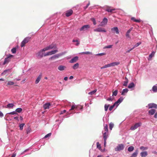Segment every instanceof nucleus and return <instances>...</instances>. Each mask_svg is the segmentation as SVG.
<instances>
[{
	"mask_svg": "<svg viewBox=\"0 0 157 157\" xmlns=\"http://www.w3.org/2000/svg\"><path fill=\"white\" fill-rule=\"evenodd\" d=\"M31 39L30 37H27L25 38L21 42V47L24 46L25 44L27 43Z\"/></svg>",
	"mask_w": 157,
	"mask_h": 157,
	"instance_id": "nucleus-1",
	"label": "nucleus"
},
{
	"mask_svg": "<svg viewBox=\"0 0 157 157\" xmlns=\"http://www.w3.org/2000/svg\"><path fill=\"white\" fill-rule=\"evenodd\" d=\"M124 147V145L123 144H119L115 149L116 151H120L123 150Z\"/></svg>",
	"mask_w": 157,
	"mask_h": 157,
	"instance_id": "nucleus-2",
	"label": "nucleus"
},
{
	"mask_svg": "<svg viewBox=\"0 0 157 157\" xmlns=\"http://www.w3.org/2000/svg\"><path fill=\"white\" fill-rule=\"evenodd\" d=\"M13 56V55H9L6 58H5L3 63V65H5L6 63L9 62L11 60V59Z\"/></svg>",
	"mask_w": 157,
	"mask_h": 157,
	"instance_id": "nucleus-3",
	"label": "nucleus"
},
{
	"mask_svg": "<svg viewBox=\"0 0 157 157\" xmlns=\"http://www.w3.org/2000/svg\"><path fill=\"white\" fill-rule=\"evenodd\" d=\"M90 28V26L89 25H84L81 27L79 29L80 31H85L88 30V29Z\"/></svg>",
	"mask_w": 157,
	"mask_h": 157,
	"instance_id": "nucleus-4",
	"label": "nucleus"
},
{
	"mask_svg": "<svg viewBox=\"0 0 157 157\" xmlns=\"http://www.w3.org/2000/svg\"><path fill=\"white\" fill-rule=\"evenodd\" d=\"M141 125V123H136L134 126H132L131 127L130 129L132 130H134L137 128L138 127L140 126Z\"/></svg>",
	"mask_w": 157,
	"mask_h": 157,
	"instance_id": "nucleus-5",
	"label": "nucleus"
},
{
	"mask_svg": "<svg viewBox=\"0 0 157 157\" xmlns=\"http://www.w3.org/2000/svg\"><path fill=\"white\" fill-rule=\"evenodd\" d=\"M148 106L149 109L152 108H157V105L154 103L149 104L148 105Z\"/></svg>",
	"mask_w": 157,
	"mask_h": 157,
	"instance_id": "nucleus-6",
	"label": "nucleus"
},
{
	"mask_svg": "<svg viewBox=\"0 0 157 157\" xmlns=\"http://www.w3.org/2000/svg\"><path fill=\"white\" fill-rule=\"evenodd\" d=\"M111 31L113 33H116L117 34H118L119 33V30L117 27H115L112 28L111 29Z\"/></svg>",
	"mask_w": 157,
	"mask_h": 157,
	"instance_id": "nucleus-7",
	"label": "nucleus"
},
{
	"mask_svg": "<svg viewBox=\"0 0 157 157\" xmlns=\"http://www.w3.org/2000/svg\"><path fill=\"white\" fill-rule=\"evenodd\" d=\"M108 22V19L106 18H104L101 23V26H104Z\"/></svg>",
	"mask_w": 157,
	"mask_h": 157,
	"instance_id": "nucleus-8",
	"label": "nucleus"
},
{
	"mask_svg": "<svg viewBox=\"0 0 157 157\" xmlns=\"http://www.w3.org/2000/svg\"><path fill=\"white\" fill-rule=\"evenodd\" d=\"M94 31L95 32H106V30L105 29L101 28H98L94 29Z\"/></svg>",
	"mask_w": 157,
	"mask_h": 157,
	"instance_id": "nucleus-9",
	"label": "nucleus"
},
{
	"mask_svg": "<svg viewBox=\"0 0 157 157\" xmlns=\"http://www.w3.org/2000/svg\"><path fill=\"white\" fill-rule=\"evenodd\" d=\"M73 10H68L66 12V16L67 17H68L71 15L72 13H73Z\"/></svg>",
	"mask_w": 157,
	"mask_h": 157,
	"instance_id": "nucleus-10",
	"label": "nucleus"
},
{
	"mask_svg": "<svg viewBox=\"0 0 157 157\" xmlns=\"http://www.w3.org/2000/svg\"><path fill=\"white\" fill-rule=\"evenodd\" d=\"M115 9H111V7H107L105 9V11H107L108 12L113 13V11L115 10Z\"/></svg>",
	"mask_w": 157,
	"mask_h": 157,
	"instance_id": "nucleus-11",
	"label": "nucleus"
},
{
	"mask_svg": "<svg viewBox=\"0 0 157 157\" xmlns=\"http://www.w3.org/2000/svg\"><path fill=\"white\" fill-rule=\"evenodd\" d=\"M78 59V57L75 56L72 58L69 61L70 63H73L76 62Z\"/></svg>",
	"mask_w": 157,
	"mask_h": 157,
	"instance_id": "nucleus-12",
	"label": "nucleus"
},
{
	"mask_svg": "<svg viewBox=\"0 0 157 157\" xmlns=\"http://www.w3.org/2000/svg\"><path fill=\"white\" fill-rule=\"evenodd\" d=\"M43 52V51H42V50H41L38 52L37 53V55L40 58L42 57L44 55Z\"/></svg>",
	"mask_w": 157,
	"mask_h": 157,
	"instance_id": "nucleus-13",
	"label": "nucleus"
},
{
	"mask_svg": "<svg viewBox=\"0 0 157 157\" xmlns=\"http://www.w3.org/2000/svg\"><path fill=\"white\" fill-rule=\"evenodd\" d=\"M51 105L50 103H48L44 104L43 105V107L44 109H49Z\"/></svg>",
	"mask_w": 157,
	"mask_h": 157,
	"instance_id": "nucleus-14",
	"label": "nucleus"
},
{
	"mask_svg": "<svg viewBox=\"0 0 157 157\" xmlns=\"http://www.w3.org/2000/svg\"><path fill=\"white\" fill-rule=\"evenodd\" d=\"M123 98L122 97H121L115 103L117 105V106H118L119 104L121 103L123 101Z\"/></svg>",
	"mask_w": 157,
	"mask_h": 157,
	"instance_id": "nucleus-15",
	"label": "nucleus"
},
{
	"mask_svg": "<svg viewBox=\"0 0 157 157\" xmlns=\"http://www.w3.org/2000/svg\"><path fill=\"white\" fill-rule=\"evenodd\" d=\"M132 29L133 28L132 27L128 30L126 34V36L128 38L130 37L129 33L132 30Z\"/></svg>",
	"mask_w": 157,
	"mask_h": 157,
	"instance_id": "nucleus-16",
	"label": "nucleus"
},
{
	"mask_svg": "<svg viewBox=\"0 0 157 157\" xmlns=\"http://www.w3.org/2000/svg\"><path fill=\"white\" fill-rule=\"evenodd\" d=\"M9 70H5L1 74V75H5L7 76L9 74Z\"/></svg>",
	"mask_w": 157,
	"mask_h": 157,
	"instance_id": "nucleus-17",
	"label": "nucleus"
},
{
	"mask_svg": "<svg viewBox=\"0 0 157 157\" xmlns=\"http://www.w3.org/2000/svg\"><path fill=\"white\" fill-rule=\"evenodd\" d=\"M156 110L154 109H151L148 111L149 114L150 115H153L155 113Z\"/></svg>",
	"mask_w": 157,
	"mask_h": 157,
	"instance_id": "nucleus-18",
	"label": "nucleus"
},
{
	"mask_svg": "<svg viewBox=\"0 0 157 157\" xmlns=\"http://www.w3.org/2000/svg\"><path fill=\"white\" fill-rule=\"evenodd\" d=\"M66 68V67L63 65H60L58 67V69L60 71L64 70Z\"/></svg>",
	"mask_w": 157,
	"mask_h": 157,
	"instance_id": "nucleus-19",
	"label": "nucleus"
},
{
	"mask_svg": "<svg viewBox=\"0 0 157 157\" xmlns=\"http://www.w3.org/2000/svg\"><path fill=\"white\" fill-rule=\"evenodd\" d=\"M119 64L120 63L118 62H114L109 64L110 67L117 65Z\"/></svg>",
	"mask_w": 157,
	"mask_h": 157,
	"instance_id": "nucleus-20",
	"label": "nucleus"
},
{
	"mask_svg": "<svg viewBox=\"0 0 157 157\" xmlns=\"http://www.w3.org/2000/svg\"><path fill=\"white\" fill-rule=\"evenodd\" d=\"M138 153V149H137L132 154L130 157H136Z\"/></svg>",
	"mask_w": 157,
	"mask_h": 157,
	"instance_id": "nucleus-21",
	"label": "nucleus"
},
{
	"mask_svg": "<svg viewBox=\"0 0 157 157\" xmlns=\"http://www.w3.org/2000/svg\"><path fill=\"white\" fill-rule=\"evenodd\" d=\"M140 155L142 157H145L147 155V153L146 151L142 152L140 153Z\"/></svg>",
	"mask_w": 157,
	"mask_h": 157,
	"instance_id": "nucleus-22",
	"label": "nucleus"
},
{
	"mask_svg": "<svg viewBox=\"0 0 157 157\" xmlns=\"http://www.w3.org/2000/svg\"><path fill=\"white\" fill-rule=\"evenodd\" d=\"M103 139L104 140H106L108 137V134L107 132H105L103 135Z\"/></svg>",
	"mask_w": 157,
	"mask_h": 157,
	"instance_id": "nucleus-23",
	"label": "nucleus"
},
{
	"mask_svg": "<svg viewBox=\"0 0 157 157\" xmlns=\"http://www.w3.org/2000/svg\"><path fill=\"white\" fill-rule=\"evenodd\" d=\"M135 85L134 84V83L133 82H131L130 83L128 86V88L129 89H131L133 87H134L135 86Z\"/></svg>",
	"mask_w": 157,
	"mask_h": 157,
	"instance_id": "nucleus-24",
	"label": "nucleus"
},
{
	"mask_svg": "<svg viewBox=\"0 0 157 157\" xmlns=\"http://www.w3.org/2000/svg\"><path fill=\"white\" fill-rule=\"evenodd\" d=\"M155 52L154 51L152 52L149 55V56L148 60H151V58L154 56Z\"/></svg>",
	"mask_w": 157,
	"mask_h": 157,
	"instance_id": "nucleus-25",
	"label": "nucleus"
},
{
	"mask_svg": "<svg viewBox=\"0 0 157 157\" xmlns=\"http://www.w3.org/2000/svg\"><path fill=\"white\" fill-rule=\"evenodd\" d=\"M125 80L124 82L123 85L125 86H127L128 82V78L126 77H125Z\"/></svg>",
	"mask_w": 157,
	"mask_h": 157,
	"instance_id": "nucleus-26",
	"label": "nucleus"
},
{
	"mask_svg": "<svg viewBox=\"0 0 157 157\" xmlns=\"http://www.w3.org/2000/svg\"><path fill=\"white\" fill-rule=\"evenodd\" d=\"M128 89L126 88L125 89H124L122 91L121 93V95H125V94L126 93L128 92Z\"/></svg>",
	"mask_w": 157,
	"mask_h": 157,
	"instance_id": "nucleus-27",
	"label": "nucleus"
},
{
	"mask_svg": "<svg viewBox=\"0 0 157 157\" xmlns=\"http://www.w3.org/2000/svg\"><path fill=\"white\" fill-rule=\"evenodd\" d=\"M49 49H52L53 48H56V46L54 44H52L51 45L48 46Z\"/></svg>",
	"mask_w": 157,
	"mask_h": 157,
	"instance_id": "nucleus-28",
	"label": "nucleus"
},
{
	"mask_svg": "<svg viewBox=\"0 0 157 157\" xmlns=\"http://www.w3.org/2000/svg\"><path fill=\"white\" fill-rule=\"evenodd\" d=\"M79 66V64L77 63L73 66V68L74 70L78 68Z\"/></svg>",
	"mask_w": 157,
	"mask_h": 157,
	"instance_id": "nucleus-29",
	"label": "nucleus"
},
{
	"mask_svg": "<svg viewBox=\"0 0 157 157\" xmlns=\"http://www.w3.org/2000/svg\"><path fill=\"white\" fill-rule=\"evenodd\" d=\"M41 78V75H39L38 77L37 78L36 81L35 83L36 84H37L40 81V80Z\"/></svg>",
	"mask_w": 157,
	"mask_h": 157,
	"instance_id": "nucleus-30",
	"label": "nucleus"
},
{
	"mask_svg": "<svg viewBox=\"0 0 157 157\" xmlns=\"http://www.w3.org/2000/svg\"><path fill=\"white\" fill-rule=\"evenodd\" d=\"M14 105L13 103H9L7 105V106L6 107V108H12Z\"/></svg>",
	"mask_w": 157,
	"mask_h": 157,
	"instance_id": "nucleus-31",
	"label": "nucleus"
},
{
	"mask_svg": "<svg viewBox=\"0 0 157 157\" xmlns=\"http://www.w3.org/2000/svg\"><path fill=\"white\" fill-rule=\"evenodd\" d=\"M152 90L153 91L155 92H157V86H153Z\"/></svg>",
	"mask_w": 157,
	"mask_h": 157,
	"instance_id": "nucleus-32",
	"label": "nucleus"
},
{
	"mask_svg": "<svg viewBox=\"0 0 157 157\" xmlns=\"http://www.w3.org/2000/svg\"><path fill=\"white\" fill-rule=\"evenodd\" d=\"M134 149V147L133 146H131L128 147V151L130 152L132 151Z\"/></svg>",
	"mask_w": 157,
	"mask_h": 157,
	"instance_id": "nucleus-33",
	"label": "nucleus"
},
{
	"mask_svg": "<svg viewBox=\"0 0 157 157\" xmlns=\"http://www.w3.org/2000/svg\"><path fill=\"white\" fill-rule=\"evenodd\" d=\"M22 108H18L17 109L15 110L16 113L17 112L18 113H21L22 112Z\"/></svg>",
	"mask_w": 157,
	"mask_h": 157,
	"instance_id": "nucleus-34",
	"label": "nucleus"
},
{
	"mask_svg": "<svg viewBox=\"0 0 157 157\" xmlns=\"http://www.w3.org/2000/svg\"><path fill=\"white\" fill-rule=\"evenodd\" d=\"M97 147L98 148L99 150H101V146L100 144H99V142H98L97 143Z\"/></svg>",
	"mask_w": 157,
	"mask_h": 157,
	"instance_id": "nucleus-35",
	"label": "nucleus"
},
{
	"mask_svg": "<svg viewBox=\"0 0 157 157\" xmlns=\"http://www.w3.org/2000/svg\"><path fill=\"white\" fill-rule=\"evenodd\" d=\"M113 126H114V124L113 123L111 122L109 124V129L111 130H112V128H113Z\"/></svg>",
	"mask_w": 157,
	"mask_h": 157,
	"instance_id": "nucleus-36",
	"label": "nucleus"
},
{
	"mask_svg": "<svg viewBox=\"0 0 157 157\" xmlns=\"http://www.w3.org/2000/svg\"><path fill=\"white\" fill-rule=\"evenodd\" d=\"M140 149L142 151H144L147 150L148 149V147H144L142 146L140 147Z\"/></svg>",
	"mask_w": 157,
	"mask_h": 157,
	"instance_id": "nucleus-37",
	"label": "nucleus"
},
{
	"mask_svg": "<svg viewBox=\"0 0 157 157\" xmlns=\"http://www.w3.org/2000/svg\"><path fill=\"white\" fill-rule=\"evenodd\" d=\"M14 83L13 82L11 81H9L7 83V86L8 85H12L14 84Z\"/></svg>",
	"mask_w": 157,
	"mask_h": 157,
	"instance_id": "nucleus-38",
	"label": "nucleus"
},
{
	"mask_svg": "<svg viewBox=\"0 0 157 157\" xmlns=\"http://www.w3.org/2000/svg\"><path fill=\"white\" fill-rule=\"evenodd\" d=\"M97 90L96 89L88 93L89 94L93 95L97 91Z\"/></svg>",
	"mask_w": 157,
	"mask_h": 157,
	"instance_id": "nucleus-39",
	"label": "nucleus"
},
{
	"mask_svg": "<svg viewBox=\"0 0 157 157\" xmlns=\"http://www.w3.org/2000/svg\"><path fill=\"white\" fill-rule=\"evenodd\" d=\"M118 91L117 90H116L114 91L113 92V96H116L117 94Z\"/></svg>",
	"mask_w": 157,
	"mask_h": 157,
	"instance_id": "nucleus-40",
	"label": "nucleus"
},
{
	"mask_svg": "<svg viewBox=\"0 0 157 157\" xmlns=\"http://www.w3.org/2000/svg\"><path fill=\"white\" fill-rule=\"evenodd\" d=\"M116 104L114 103L113 105L111 106L110 107H109V110L111 111L113 109V108L114 107V106L116 105Z\"/></svg>",
	"mask_w": 157,
	"mask_h": 157,
	"instance_id": "nucleus-41",
	"label": "nucleus"
},
{
	"mask_svg": "<svg viewBox=\"0 0 157 157\" xmlns=\"http://www.w3.org/2000/svg\"><path fill=\"white\" fill-rule=\"evenodd\" d=\"M11 51L13 54H15L16 52V49L15 48H13L12 49Z\"/></svg>",
	"mask_w": 157,
	"mask_h": 157,
	"instance_id": "nucleus-42",
	"label": "nucleus"
},
{
	"mask_svg": "<svg viewBox=\"0 0 157 157\" xmlns=\"http://www.w3.org/2000/svg\"><path fill=\"white\" fill-rule=\"evenodd\" d=\"M25 124L22 123L20 124L19 127L20 128V129L22 130L23 129V127L25 125Z\"/></svg>",
	"mask_w": 157,
	"mask_h": 157,
	"instance_id": "nucleus-43",
	"label": "nucleus"
},
{
	"mask_svg": "<svg viewBox=\"0 0 157 157\" xmlns=\"http://www.w3.org/2000/svg\"><path fill=\"white\" fill-rule=\"evenodd\" d=\"M109 105L105 104V111H107L108 110L109 107Z\"/></svg>",
	"mask_w": 157,
	"mask_h": 157,
	"instance_id": "nucleus-44",
	"label": "nucleus"
},
{
	"mask_svg": "<svg viewBox=\"0 0 157 157\" xmlns=\"http://www.w3.org/2000/svg\"><path fill=\"white\" fill-rule=\"evenodd\" d=\"M77 106L75 105H73L72 106L71 109H70V110H73L75 109H77Z\"/></svg>",
	"mask_w": 157,
	"mask_h": 157,
	"instance_id": "nucleus-45",
	"label": "nucleus"
},
{
	"mask_svg": "<svg viewBox=\"0 0 157 157\" xmlns=\"http://www.w3.org/2000/svg\"><path fill=\"white\" fill-rule=\"evenodd\" d=\"M82 53L84 54H92V53L91 52H82Z\"/></svg>",
	"mask_w": 157,
	"mask_h": 157,
	"instance_id": "nucleus-46",
	"label": "nucleus"
},
{
	"mask_svg": "<svg viewBox=\"0 0 157 157\" xmlns=\"http://www.w3.org/2000/svg\"><path fill=\"white\" fill-rule=\"evenodd\" d=\"M52 133H50L47 134L44 137V138H46L48 137L51 136V135Z\"/></svg>",
	"mask_w": 157,
	"mask_h": 157,
	"instance_id": "nucleus-47",
	"label": "nucleus"
},
{
	"mask_svg": "<svg viewBox=\"0 0 157 157\" xmlns=\"http://www.w3.org/2000/svg\"><path fill=\"white\" fill-rule=\"evenodd\" d=\"M141 44V42H138L136 43L135 45L133 47V48H135L138 47L139 46L140 44Z\"/></svg>",
	"mask_w": 157,
	"mask_h": 157,
	"instance_id": "nucleus-48",
	"label": "nucleus"
},
{
	"mask_svg": "<svg viewBox=\"0 0 157 157\" xmlns=\"http://www.w3.org/2000/svg\"><path fill=\"white\" fill-rule=\"evenodd\" d=\"M109 64H107V65H106L102 67H101V69H104V68H107V67H109Z\"/></svg>",
	"mask_w": 157,
	"mask_h": 157,
	"instance_id": "nucleus-49",
	"label": "nucleus"
},
{
	"mask_svg": "<svg viewBox=\"0 0 157 157\" xmlns=\"http://www.w3.org/2000/svg\"><path fill=\"white\" fill-rule=\"evenodd\" d=\"M104 129L105 130V132H108V126L107 124H105L104 126Z\"/></svg>",
	"mask_w": 157,
	"mask_h": 157,
	"instance_id": "nucleus-50",
	"label": "nucleus"
},
{
	"mask_svg": "<svg viewBox=\"0 0 157 157\" xmlns=\"http://www.w3.org/2000/svg\"><path fill=\"white\" fill-rule=\"evenodd\" d=\"M58 52L57 50H53L50 51V52L51 53V55L53 54H55L56 53Z\"/></svg>",
	"mask_w": 157,
	"mask_h": 157,
	"instance_id": "nucleus-51",
	"label": "nucleus"
},
{
	"mask_svg": "<svg viewBox=\"0 0 157 157\" xmlns=\"http://www.w3.org/2000/svg\"><path fill=\"white\" fill-rule=\"evenodd\" d=\"M72 41L73 42H77V43L76 44V46L78 45L79 44V42H78V40H72Z\"/></svg>",
	"mask_w": 157,
	"mask_h": 157,
	"instance_id": "nucleus-52",
	"label": "nucleus"
},
{
	"mask_svg": "<svg viewBox=\"0 0 157 157\" xmlns=\"http://www.w3.org/2000/svg\"><path fill=\"white\" fill-rule=\"evenodd\" d=\"M51 55V53L50 52H47L46 54H44V56H46Z\"/></svg>",
	"mask_w": 157,
	"mask_h": 157,
	"instance_id": "nucleus-53",
	"label": "nucleus"
},
{
	"mask_svg": "<svg viewBox=\"0 0 157 157\" xmlns=\"http://www.w3.org/2000/svg\"><path fill=\"white\" fill-rule=\"evenodd\" d=\"M106 54L105 53H98L96 55V56H102L103 55H105Z\"/></svg>",
	"mask_w": 157,
	"mask_h": 157,
	"instance_id": "nucleus-54",
	"label": "nucleus"
},
{
	"mask_svg": "<svg viewBox=\"0 0 157 157\" xmlns=\"http://www.w3.org/2000/svg\"><path fill=\"white\" fill-rule=\"evenodd\" d=\"M91 21L93 22V24L94 25H95L96 24V21L94 18H92L91 19Z\"/></svg>",
	"mask_w": 157,
	"mask_h": 157,
	"instance_id": "nucleus-55",
	"label": "nucleus"
},
{
	"mask_svg": "<svg viewBox=\"0 0 157 157\" xmlns=\"http://www.w3.org/2000/svg\"><path fill=\"white\" fill-rule=\"evenodd\" d=\"M49 50V48H48V46L46 48H44L43 49H42V51H43V52H44V51H47V50Z\"/></svg>",
	"mask_w": 157,
	"mask_h": 157,
	"instance_id": "nucleus-56",
	"label": "nucleus"
},
{
	"mask_svg": "<svg viewBox=\"0 0 157 157\" xmlns=\"http://www.w3.org/2000/svg\"><path fill=\"white\" fill-rule=\"evenodd\" d=\"M8 114H11V115H14V114H17V113H16V111H13L12 112L9 113H8Z\"/></svg>",
	"mask_w": 157,
	"mask_h": 157,
	"instance_id": "nucleus-57",
	"label": "nucleus"
},
{
	"mask_svg": "<svg viewBox=\"0 0 157 157\" xmlns=\"http://www.w3.org/2000/svg\"><path fill=\"white\" fill-rule=\"evenodd\" d=\"M134 48H133L130 49L129 50L126 51V52L125 53V54H126L127 53H129Z\"/></svg>",
	"mask_w": 157,
	"mask_h": 157,
	"instance_id": "nucleus-58",
	"label": "nucleus"
},
{
	"mask_svg": "<svg viewBox=\"0 0 157 157\" xmlns=\"http://www.w3.org/2000/svg\"><path fill=\"white\" fill-rule=\"evenodd\" d=\"M112 45H109L108 46H105V48H111L112 47Z\"/></svg>",
	"mask_w": 157,
	"mask_h": 157,
	"instance_id": "nucleus-59",
	"label": "nucleus"
},
{
	"mask_svg": "<svg viewBox=\"0 0 157 157\" xmlns=\"http://www.w3.org/2000/svg\"><path fill=\"white\" fill-rule=\"evenodd\" d=\"M58 56H59L58 55H54L53 56L51 57V58H50V59H52V58H58Z\"/></svg>",
	"mask_w": 157,
	"mask_h": 157,
	"instance_id": "nucleus-60",
	"label": "nucleus"
},
{
	"mask_svg": "<svg viewBox=\"0 0 157 157\" xmlns=\"http://www.w3.org/2000/svg\"><path fill=\"white\" fill-rule=\"evenodd\" d=\"M31 129L30 128H28L27 130V134H28L30 132Z\"/></svg>",
	"mask_w": 157,
	"mask_h": 157,
	"instance_id": "nucleus-61",
	"label": "nucleus"
},
{
	"mask_svg": "<svg viewBox=\"0 0 157 157\" xmlns=\"http://www.w3.org/2000/svg\"><path fill=\"white\" fill-rule=\"evenodd\" d=\"M90 2H89V3L86 5V6L84 7V9L85 10L87 8V7H88V6L90 5Z\"/></svg>",
	"mask_w": 157,
	"mask_h": 157,
	"instance_id": "nucleus-62",
	"label": "nucleus"
},
{
	"mask_svg": "<svg viewBox=\"0 0 157 157\" xmlns=\"http://www.w3.org/2000/svg\"><path fill=\"white\" fill-rule=\"evenodd\" d=\"M66 110H63V111H62L60 113V114H63V113H65L66 112Z\"/></svg>",
	"mask_w": 157,
	"mask_h": 157,
	"instance_id": "nucleus-63",
	"label": "nucleus"
},
{
	"mask_svg": "<svg viewBox=\"0 0 157 157\" xmlns=\"http://www.w3.org/2000/svg\"><path fill=\"white\" fill-rule=\"evenodd\" d=\"M154 117L155 118H157V112L156 113H155Z\"/></svg>",
	"mask_w": 157,
	"mask_h": 157,
	"instance_id": "nucleus-64",
	"label": "nucleus"
}]
</instances>
